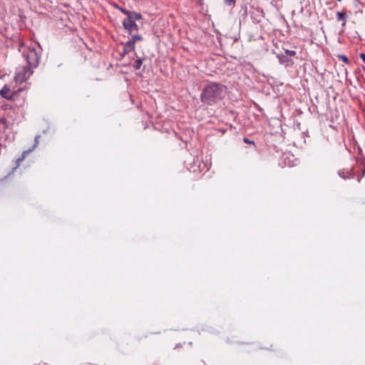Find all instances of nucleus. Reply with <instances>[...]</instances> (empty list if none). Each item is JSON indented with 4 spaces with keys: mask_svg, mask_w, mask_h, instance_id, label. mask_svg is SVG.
Returning a JSON list of instances; mask_svg holds the SVG:
<instances>
[{
    "mask_svg": "<svg viewBox=\"0 0 365 365\" xmlns=\"http://www.w3.org/2000/svg\"><path fill=\"white\" fill-rule=\"evenodd\" d=\"M227 93L225 86L215 82L206 83L200 93V101L207 106H216L225 97Z\"/></svg>",
    "mask_w": 365,
    "mask_h": 365,
    "instance_id": "1",
    "label": "nucleus"
},
{
    "mask_svg": "<svg viewBox=\"0 0 365 365\" xmlns=\"http://www.w3.org/2000/svg\"><path fill=\"white\" fill-rule=\"evenodd\" d=\"M143 16L140 13L133 14V16H126L123 21V26L124 29L131 34L133 31L138 30V26L136 24L135 21L142 19Z\"/></svg>",
    "mask_w": 365,
    "mask_h": 365,
    "instance_id": "2",
    "label": "nucleus"
},
{
    "mask_svg": "<svg viewBox=\"0 0 365 365\" xmlns=\"http://www.w3.org/2000/svg\"><path fill=\"white\" fill-rule=\"evenodd\" d=\"M23 56L27 62V66L36 68L39 63L40 56L34 48H28L23 52Z\"/></svg>",
    "mask_w": 365,
    "mask_h": 365,
    "instance_id": "3",
    "label": "nucleus"
},
{
    "mask_svg": "<svg viewBox=\"0 0 365 365\" xmlns=\"http://www.w3.org/2000/svg\"><path fill=\"white\" fill-rule=\"evenodd\" d=\"M34 68V67H31L29 66H24L21 71H19L16 74V81L19 83L26 81L33 73L32 68Z\"/></svg>",
    "mask_w": 365,
    "mask_h": 365,
    "instance_id": "4",
    "label": "nucleus"
},
{
    "mask_svg": "<svg viewBox=\"0 0 365 365\" xmlns=\"http://www.w3.org/2000/svg\"><path fill=\"white\" fill-rule=\"evenodd\" d=\"M0 95L5 99L11 100L14 93L11 91V88L8 85H4L0 91Z\"/></svg>",
    "mask_w": 365,
    "mask_h": 365,
    "instance_id": "5",
    "label": "nucleus"
},
{
    "mask_svg": "<svg viewBox=\"0 0 365 365\" xmlns=\"http://www.w3.org/2000/svg\"><path fill=\"white\" fill-rule=\"evenodd\" d=\"M339 175L344 179H349L354 178V173L351 169H341L339 170Z\"/></svg>",
    "mask_w": 365,
    "mask_h": 365,
    "instance_id": "6",
    "label": "nucleus"
},
{
    "mask_svg": "<svg viewBox=\"0 0 365 365\" xmlns=\"http://www.w3.org/2000/svg\"><path fill=\"white\" fill-rule=\"evenodd\" d=\"M277 58L279 59V61L281 64L289 66L293 64V61L289 58L287 55L284 54H277Z\"/></svg>",
    "mask_w": 365,
    "mask_h": 365,
    "instance_id": "7",
    "label": "nucleus"
},
{
    "mask_svg": "<svg viewBox=\"0 0 365 365\" xmlns=\"http://www.w3.org/2000/svg\"><path fill=\"white\" fill-rule=\"evenodd\" d=\"M135 49V44L130 40L128 41L124 46V53H129Z\"/></svg>",
    "mask_w": 365,
    "mask_h": 365,
    "instance_id": "8",
    "label": "nucleus"
},
{
    "mask_svg": "<svg viewBox=\"0 0 365 365\" xmlns=\"http://www.w3.org/2000/svg\"><path fill=\"white\" fill-rule=\"evenodd\" d=\"M337 21H343L341 26H344L346 25V19L347 15L345 12L337 11L336 12Z\"/></svg>",
    "mask_w": 365,
    "mask_h": 365,
    "instance_id": "9",
    "label": "nucleus"
},
{
    "mask_svg": "<svg viewBox=\"0 0 365 365\" xmlns=\"http://www.w3.org/2000/svg\"><path fill=\"white\" fill-rule=\"evenodd\" d=\"M31 150H25V151L23 152L20 158H19L18 159H16V165L14 168V169H16L17 167H19V165H20L21 162H22L24 160L26 155L27 154H29Z\"/></svg>",
    "mask_w": 365,
    "mask_h": 365,
    "instance_id": "10",
    "label": "nucleus"
},
{
    "mask_svg": "<svg viewBox=\"0 0 365 365\" xmlns=\"http://www.w3.org/2000/svg\"><path fill=\"white\" fill-rule=\"evenodd\" d=\"M144 60V58H138L135 62H134V65H133V67L135 70H138L140 68L141 66H142V63H143V61Z\"/></svg>",
    "mask_w": 365,
    "mask_h": 365,
    "instance_id": "11",
    "label": "nucleus"
},
{
    "mask_svg": "<svg viewBox=\"0 0 365 365\" xmlns=\"http://www.w3.org/2000/svg\"><path fill=\"white\" fill-rule=\"evenodd\" d=\"M131 41H133L135 44L137 41H140L143 40V37L139 34L132 35L131 38L130 39Z\"/></svg>",
    "mask_w": 365,
    "mask_h": 365,
    "instance_id": "12",
    "label": "nucleus"
},
{
    "mask_svg": "<svg viewBox=\"0 0 365 365\" xmlns=\"http://www.w3.org/2000/svg\"><path fill=\"white\" fill-rule=\"evenodd\" d=\"M337 58L339 59V60H341L343 62H344L345 63H349V60L348 58V57L345 55H343V54H339L337 56Z\"/></svg>",
    "mask_w": 365,
    "mask_h": 365,
    "instance_id": "13",
    "label": "nucleus"
},
{
    "mask_svg": "<svg viewBox=\"0 0 365 365\" xmlns=\"http://www.w3.org/2000/svg\"><path fill=\"white\" fill-rule=\"evenodd\" d=\"M121 12H122L123 14L126 15V16H133V14H135V13H136V12H135V11H128V10H127L126 9H124V8H123V9H121Z\"/></svg>",
    "mask_w": 365,
    "mask_h": 365,
    "instance_id": "14",
    "label": "nucleus"
},
{
    "mask_svg": "<svg viewBox=\"0 0 365 365\" xmlns=\"http://www.w3.org/2000/svg\"><path fill=\"white\" fill-rule=\"evenodd\" d=\"M284 52L287 56H294L297 53L295 51H291V50H287V49L284 50Z\"/></svg>",
    "mask_w": 365,
    "mask_h": 365,
    "instance_id": "15",
    "label": "nucleus"
},
{
    "mask_svg": "<svg viewBox=\"0 0 365 365\" xmlns=\"http://www.w3.org/2000/svg\"><path fill=\"white\" fill-rule=\"evenodd\" d=\"M236 0H225V4L227 6H234Z\"/></svg>",
    "mask_w": 365,
    "mask_h": 365,
    "instance_id": "16",
    "label": "nucleus"
},
{
    "mask_svg": "<svg viewBox=\"0 0 365 365\" xmlns=\"http://www.w3.org/2000/svg\"><path fill=\"white\" fill-rule=\"evenodd\" d=\"M243 140H244V142H245V143H248V144H253V145L255 144V142H254L253 140H250L249 138H244Z\"/></svg>",
    "mask_w": 365,
    "mask_h": 365,
    "instance_id": "17",
    "label": "nucleus"
},
{
    "mask_svg": "<svg viewBox=\"0 0 365 365\" xmlns=\"http://www.w3.org/2000/svg\"><path fill=\"white\" fill-rule=\"evenodd\" d=\"M39 138H40V135H36L35 137V144L34 145V147H33V148L31 150L34 149V148L37 146V145L38 143V140Z\"/></svg>",
    "mask_w": 365,
    "mask_h": 365,
    "instance_id": "18",
    "label": "nucleus"
},
{
    "mask_svg": "<svg viewBox=\"0 0 365 365\" xmlns=\"http://www.w3.org/2000/svg\"><path fill=\"white\" fill-rule=\"evenodd\" d=\"M360 57L365 62V54L364 53H361L360 54Z\"/></svg>",
    "mask_w": 365,
    "mask_h": 365,
    "instance_id": "19",
    "label": "nucleus"
},
{
    "mask_svg": "<svg viewBox=\"0 0 365 365\" xmlns=\"http://www.w3.org/2000/svg\"><path fill=\"white\" fill-rule=\"evenodd\" d=\"M115 6L116 9H118L119 11H121V9H123V7H121V6H120L118 5H115Z\"/></svg>",
    "mask_w": 365,
    "mask_h": 365,
    "instance_id": "20",
    "label": "nucleus"
},
{
    "mask_svg": "<svg viewBox=\"0 0 365 365\" xmlns=\"http://www.w3.org/2000/svg\"><path fill=\"white\" fill-rule=\"evenodd\" d=\"M338 1H341V0H337Z\"/></svg>",
    "mask_w": 365,
    "mask_h": 365,
    "instance_id": "21",
    "label": "nucleus"
}]
</instances>
